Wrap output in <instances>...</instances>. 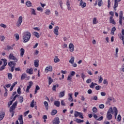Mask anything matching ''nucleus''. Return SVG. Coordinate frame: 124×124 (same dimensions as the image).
I'll list each match as a JSON object with an SVG mask.
<instances>
[{
	"label": "nucleus",
	"mask_w": 124,
	"mask_h": 124,
	"mask_svg": "<svg viewBox=\"0 0 124 124\" xmlns=\"http://www.w3.org/2000/svg\"><path fill=\"white\" fill-rule=\"evenodd\" d=\"M18 103V101H16L11 106V107L10 108V113H12L11 114V117H13V116H14V112H13V110H14L15 109V108H16V107L17 106V104Z\"/></svg>",
	"instance_id": "7ed1b4c3"
},
{
	"label": "nucleus",
	"mask_w": 124,
	"mask_h": 124,
	"mask_svg": "<svg viewBox=\"0 0 124 124\" xmlns=\"http://www.w3.org/2000/svg\"><path fill=\"white\" fill-rule=\"evenodd\" d=\"M36 102L34 103V100H32L31 104L30 106L31 107V108H33L34 107V105H35Z\"/></svg>",
	"instance_id": "e433bc0d"
},
{
	"label": "nucleus",
	"mask_w": 124,
	"mask_h": 124,
	"mask_svg": "<svg viewBox=\"0 0 124 124\" xmlns=\"http://www.w3.org/2000/svg\"><path fill=\"white\" fill-rule=\"evenodd\" d=\"M100 88H101V86H96V87H95V90H96L97 91H99V90H100Z\"/></svg>",
	"instance_id": "69168bd1"
},
{
	"label": "nucleus",
	"mask_w": 124,
	"mask_h": 124,
	"mask_svg": "<svg viewBox=\"0 0 124 124\" xmlns=\"http://www.w3.org/2000/svg\"><path fill=\"white\" fill-rule=\"evenodd\" d=\"M1 61L3 62V65L0 68V71H2L5 68V66L7 65V60L6 59H2Z\"/></svg>",
	"instance_id": "39448f33"
},
{
	"label": "nucleus",
	"mask_w": 124,
	"mask_h": 124,
	"mask_svg": "<svg viewBox=\"0 0 124 124\" xmlns=\"http://www.w3.org/2000/svg\"><path fill=\"white\" fill-rule=\"evenodd\" d=\"M23 22V16H20L18 18V19L16 22V27H20Z\"/></svg>",
	"instance_id": "423d86ee"
},
{
	"label": "nucleus",
	"mask_w": 124,
	"mask_h": 124,
	"mask_svg": "<svg viewBox=\"0 0 124 124\" xmlns=\"http://www.w3.org/2000/svg\"><path fill=\"white\" fill-rule=\"evenodd\" d=\"M74 60H75V58H74L73 57H71V59L69 61V62L71 64L74 63Z\"/></svg>",
	"instance_id": "f704fd0d"
},
{
	"label": "nucleus",
	"mask_w": 124,
	"mask_h": 124,
	"mask_svg": "<svg viewBox=\"0 0 124 124\" xmlns=\"http://www.w3.org/2000/svg\"><path fill=\"white\" fill-rule=\"evenodd\" d=\"M60 28L59 26H56L54 28V30L53 31V32L55 35H58L59 34V29Z\"/></svg>",
	"instance_id": "ddd939ff"
},
{
	"label": "nucleus",
	"mask_w": 124,
	"mask_h": 124,
	"mask_svg": "<svg viewBox=\"0 0 124 124\" xmlns=\"http://www.w3.org/2000/svg\"><path fill=\"white\" fill-rule=\"evenodd\" d=\"M79 1V6L81 7V8H84L87 6V4L86 2H84L83 0H78Z\"/></svg>",
	"instance_id": "1a4fd4ad"
},
{
	"label": "nucleus",
	"mask_w": 124,
	"mask_h": 124,
	"mask_svg": "<svg viewBox=\"0 0 124 124\" xmlns=\"http://www.w3.org/2000/svg\"><path fill=\"white\" fill-rule=\"evenodd\" d=\"M81 78H82L83 80H85V78H86V75H85V74H81Z\"/></svg>",
	"instance_id": "bf43d9fd"
},
{
	"label": "nucleus",
	"mask_w": 124,
	"mask_h": 124,
	"mask_svg": "<svg viewBox=\"0 0 124 124\" xmlns=\"http://www.w3.org/2000/svg\"><path fill=\"white\" fill-rule=\"evenodd\" d=\"M103 81V78H102V77L101 76L99 77L98 83L99 84H101V83H102Z\"/></svg>",
	"instance_id": "4c0bfd02"
},
{
	"label": "nucleus",
	"mask_w": 124,
	"mask_h": 124,
	"mask_svg": "<svg viewBox=\"0 0 124 124\" xmlns=\"http://www.w3.org/2000/svg\"><path fill=\"white\" fill-rule=\"evenodd\" d=\"M69 48L70 49V52H73L74 51V45L72 43H70L69 45Z\"/></svg>",
	"instance_id": "2eb2a0df"
},
{
	"label": "nucleus",
	"mask_w": 124,
	"mask_h": 124,
	"mask_svg": "<svg viewBox=\"0 0 124 124\" xmlns=\"http://www.w3.org/2000/svg\"><path fill=\"white\" fill-rule=\"evenodd\" d=\"M23 101H24V97H23V96H20L19 98V102L22 103Z\"/></svg>",
	"instance_id": "603ef678"
},
{
	"label": "nucleus",
	"mask_w": 124,
	"mask_h": 124,
	"mask_svg": "<svg viewBox=\"0 0 124 124\" xmlns=\"http://www.w3.org/2000/svg\"><path fill=\"white\" fill-rule=\"evenodd\" d=\"M102 3H103L102 0H98V5L99 7L102 5Z\"/></svg>",
	"instance_id": "79ce46f5"
},
{
	"label": "nucleus",
	"mask_w": 124,
	"mask_h": 124,
	"mask_svg": "<svg viewBox=\"0 0 124 124\" xmlns=\"http://www.w3.org/2000/svg\"><path fill=\"white\" fill-rule=\"evenodd\" d=\"M97 84L96 83H94L93 82H92L91 85H90V88H91V89H94V87H95V86H97Z\"/></svg>",
	"instance_id": "c85d7f7f"
},
{
	"label": "nucleus",
	"mask_w": 124,
	"mask_h": 124,
	"mask_svg": "<svg viewBox=\"0 0 124 124\" xmlns=\"http://www.w3.org/2000/svg\"><path fill=\"white\" fill-rule=\"evenodd\" d=\"M18 96H19V95H18V94H16V95L14 97H13V98L12 99V101L13 102V101H15V100H16V97H18Z\"/></svg>",
	"instance_id": "4d7b16f0"
},
{
	"label": "nucleus",
	"mask_w": 124,
	"mask_h": 124,
	"mask_svg": "<svg viewBox=\"0 0 124 124\" xmlns=\"http://www.w3.org/2000/svg\"><path fill=\"white\" fill-rule=\"evenodd\" d=\"M44 104L45 106L46 110H48V109H49V105L48 104V102L47 101H45L44 102Z\"/></svg>",
	"instance_id": "a878e982"
},
{
	"label": "nucleus",
	"mask_w": 124,
	"mask_h": 124,
	"mask_svg": "<svg viewBox=\"0 0 124 124\" xmlns=\"http://www.w3.org/2000/svg\"><path fill=\"white\" fill-rule=\"evenodd\" d=\"M18 120L19 121L20 124H24V121H23V115H20Z\"/></svg>",
	"instance_id": "aec40b11"
},
{
	"label": "nucleus",
	"mask_w": 124,
	"mask_h": 124,
	"mask_svg": "<svg viewBox=\"0 0 124 124\" xmlns=\"http://www.w3.org/2000/svg\"><path fill=\"white\" fill-rule=\"evenodd\" d=\"M31 34L30 32L26 31L23 33V43H27V42H28V41H30V39H31Z\"/></svg>",
	"instance_id": "f03ea898"
},
{
	"label": "nucleus",
	"mask_w": 124,
	"mask_h": 124,
	"mask_svg": "<svg viewBox=\"0 0 124 124\" xmlns=\"http://www.w3.org/2000/svg\"><path fill=\"white\" fill-rule=\"evenodd\" d=\"M4 116H5V112H2L0 113V121H1L4 118Z\"/></svg>",
	"instance_id": "b1692460"
},
{
	"label": "nucleus",
	"mask_w": 124,
	"mask_h": 124,
	"mask_svg": "<svg viewBox=\"0 0 124 124\" xmlns=\"http://www.w3.org/2000/svg\"><path fill=\"white\" fill-rule=\"evenodd\" d=\"M52 82H53V79H52V78L49 77L48 78V85H51Z\"/></svg>",
	"instance_id": "a18cd8bd"
},
{
	"label": "nucleus",
	"mask_w": 124,
	"mask_h": 124,
	"mask_svg": "<svg viewBox=\"0 0 124 124\" xmlns=\"http://www.w3.org/2000/svg\"><path fill=\"white\" fill-rule=\"evenodd\" d=\"M72 95L73 94L72 93H69L68 94V96H69V98H68V100H69V101H73V98H72Z\"/></svg>",
	"instance_id": "c756f323"
},
{
	"label": "nucleus",
	"mask_w": 124,
	"mask_h": 124,
	"mask_svg": "<svg viewBox=\"0 0 124 124\" xmlns=\"http://www.w3.org/2000/svg\"><path fill=\"white\" fill-rule=\"evenodd\" d=\"M111 101H113V102H116V100L112 97H109L107 99V101L106 103V104H110V102H111Z\"/></svg>",
	"instance_id": "9b49d317"
},
{
	"label": "nucleus",
	"mask_w": 124,
	"mask_h": 124,
	"mask_svg": "<svg viewBox=\"0 0 124 124\" xmlns=\"http://www.w3.org/2000/svg\"><path fill=\"white\" fill-rule=\"evenodd\" d=\"M31 13L32 15H36V12L34 9L31 8Z\"/></svg>",
	"instance_id": "2f4dec72"
},
{
	"label": "nucleus",
	"mask_w": 124,
	"mask_h": 124,
	"mask_svg": "<svg viewBox=\"0 0 124 124\" xmlns=\"http://www.w3.org/2000/svg\"><path fill=\"white\" fill-rule=\"evenodd\" d=\"M15 36L16 39V40H19V34L16 33L15 34Z\"/></svg>",
	"instance_id": "5fc2aeb1"
},
{
	"label": "nucleus",
	"mask_w": 124,
	"mask_h": 124,
	"mask_svg": "<svg viewBox=\"0 0 124 124\" xmlns=\"http://www.w3.org/2000/svg\"><path fill=\"white\" fill-rule=\"evenodd\" d=\"M0 26H1V28H4V29L6 28V27H7L6 25H5L3 23H1V24H0Z\"/></svg>",
	"instance_id": "6e6d98bb"
},
{
	"label": "nucleus",
	"mask_w": 124,
	"mask_h": 124,
	"mask_svg": "<svg viewBox=\"0 0 124 124\" xmlns=\"http://www.w3.org/2000/svg\"><path fill=\"white\" fill-rule=\"evenodd\" d=\"M119 52V48L118 47H116L115 48V52H116V54H115V56L117 58H118V52Z\"/></svg>",
	"instance_id": "09e8293b"
},
{
	"label": "nucleus",
	"mask_w": 124,
	"mask_h": 124,
	"mask_svg": "<svg viewBox=\"0 0 124 124\" xmlns=\"http://www.w3.org/2000/svg\"><path fill=\"white\" fill-rule=\"evenodd\" d=\"M93 113H97V108L96 107H93Z\"/></svg>",
	"instance_id": "3c124183"
},
{
	"label": "nucleus",
	"mask_w": 124,
	"mask_h": 124,
	"mask_svg": "<svg viewBox=\"0 0 124 124\" xmlns=\"http://www.w3.org/2000/svg\"><path fill=\"white\" fill-rule=\"evenodd\" d=\"M87 93H88V94H92V93H93V91H92L91 89H89L88 90Z\"/></svg>",
	"instance_id": "e2e57ef3"
},
{
	"label": "nucleus",
	"mask_w": 124,
	"mask_h": 124,
	"mask_svg": "<svg viewBox=\"0 0 124 124\" xmlns=\"http://www.w3.org/2000/svg\"><path fill=\"white\" fill-rule=\"evenodd\" d=\"M17 93L18 94H21V88L20 87H18V88L17 89Z\"/></svg>",
	"instance_id": "864d4df0"
},
{
	"label": "nucleus",
	"mask_w": 124,
	"mask_h": 124,
	"mask_svg": "<svg viewBox=\"0 0 124 124\" xmlns=\"http://www.w3.org/2000/svg\"><path fill=\"white\" fill-rule=\"evenodd\" d=\"M74 116L75 118H77V117H79L80 119H84V117H83V113L79 112L77 111H75Z\"/></svg>",
	"instance_id": "20e7f679"
},
{
	"label": "nucleus",
	"mask_w": 124,
	"mask_h": 124,
	"mask_svg": "<svg viewBox=\"0 0 124 124\" xmlns=\"http://www.w3.org/2000/svg\"><path fill=\"white\" fill-rule=\"evenodd\" d=\"M34 64L35 67H38L39 65V61H38V60H34Z\"/></svg>",
	"instance_id": "4be33fe9"
},
{
	"label": "nucleus",
	"mask_w": 124,
	"mask_h": 124,
	"mask_svg": "<svg viewBox=\"0 0 124 124\" xmlns=\"http://www.w3.org/2000/svg\"><path fill=\"white\" fill-rule=\"evenodd\" d=\"M33 35L37 37V38H39L40 36H39V33L37 32H33Z\"/></svg>",
	"instance_id": "58836bf2"
},
{
	"label": "nucleus",
	"mask_w": 124,
	"mask_h": 124,
	"mask_svg": "<svg viewBox=\"0 0 124 124\" xmlns=\"http://www.w3.org/2000/svg\"><path fill=\"white\" fill-rule=\"evenodd\" d=\"M123 11H121L120 12L119 21V24L120 25H123V22H122V21H123Z\"/></svg>",
	"instance_id": "f8f14e48"
},
{
	"label": "nucleus",
	"mask_w": 124,
	"mask_h": 124,
	"mask_svg": "<svg viewBox=\"0 0 124 124\" xmlns=\"http://www.w3.org/2000/svg\"><path fill=\"white\" fill-rule=\"evenodd\" d=\"M67 80L68 81H69V82H71V80H72V77L69 75L67 77Z\"/></svg>",
	"instance_id": "49530a36"
},
{
	"label": "nucleus",
	"mask_w": 124,
	"mask_h": 124,
	"mask_svg": "<svg viewBox=\"0 0 124 124\" xmlns=\"http://www.w3.org/2000/svg\"><path fill=\"white\" fill-rule=\"evenodd\" d=\"M15 45H13L12 46H7V50L8 51H9V50H13V46H14Z\"/></svg>",
	"instance_id": "de8ad7c7"
},
{
	"label": "nucleus",
	"mask_w": 124,
	"mask_h": 124,
	"mask_svg": "<svg viewBox=\"0 0 124 124\" xmlns=\"http://www.w3.org/2000/svg\"><path fill=\"white\" fill-rule=\"evenodd\" d=\"M109 21L111 24H113V25H116V22H115V20L113 18V16H111L110 17Z\"/></svg>",
	"instance_id": "5701e85b"
},
{
	"label": "nucleus",
	"mask_w": 124,
	"mask_h": 124,
	"mask_svg": "<svg viewBox=\"0 0 124 124\" xmlns=\"http://www.w3.org/2000/svg\"><path fill=\"white\" fill-rule=\"evenodd\" d=\"M66 5L67 7L68 10H70V9H71V7H70V0H67Z\"/></svg>",
	"instance_id": "6ab92c4d"
},
{
	"label": "nucleus",
	"mask_w": 124,
	"mask_h": 124,
	"mask_svg": "<svg viewBox=\"0 0 124 124\" xmlns=\"http://www.w3.org/2000/svg\"><path fill=\"white\" fill-rule=\"evenodd\" d=\"M27 73H29L31 75V74H33V69L32 68H30V69H27L26 70Z\"/></svg>",
	"instance_id": "a211bd4d"
},
{
	"label": "nucleus",
	"mask_w": 124,
	"mask_h": 124,
	"mask_svg": "<svg viewBox=\"0 0 124 124\" xmlns=\"http://www.w3.org/2000/svg\"><path fill=\"white\" fill-rule=\"evenodd\" d=\"M58 113V111L56 109H53L51 112V116H55V115H56V114H57Z\"/></svg>",
	"instance_id": "7c9ffc66"
},
{
	"label": "nucleus",
	"mask_w": 124,
	"mask_h": 124,
	"mask_svg": "<svg viewBox=\"0 0 124 124\" xmlns=\"http://www.w3.org/2000/svg\"><path fill=\"white\" fill-rule=\"evenodd\" d=\"M27 77V75L25 73L23 74L21 77V80H24Z\"/></svg>",
	"instance_id": "ea45409f"
},
{
	"label": "nucleus",
	"mask_w": 124,
	"mask_h": 124,
	"mask_svg": "<svg viewBox=\"0 0 124 124\" xmlns=\"http://www.w3.org/2000/svg\"><path fill=\"white\" fill-rule=\"evenodd\" d=\"M39 90H40V87H39L38 85H36L35 89L34 94H36L37 91H39Z\"/></svg>",
	"instance_id": "bb28decb"
},
{
	"label": "nucleus",
	"mask_w": 124,
	"mask_h": 124,
	"mask_svg": "<svg viewBox=\"0 0 124 124\" xmlns=\"http://www.w3.org/2000/svg\"><path fill=\"white\" fill-rule=\"evenodd\" d=\"M8 77L9 80H11V79H12V74L11 73L8 74Z\"/></svg>",
	"instance_id": "8fccbe9b"
},
{
	"label": "nucleus",
	"mask_w": 124,
	"mask_h": 124,
	"mask_svg": "<svg viewBox=\"0 0 124 124\" xmlns=\"http://www.w3.org/2000/svg\"><path fill=\"white\" fill-rule=\"evenodd\" d=\"M45 71L46 72V73H48L49 71L50 72L53 71V67H52V66H48L46 67Z\"/></svg>",
	"instance_id": "9d476101"
},
{
	"label": "nucleus",
	"mask_w": 124,
	"mask_h": 124,
	"mask_svg": "<svg viewBox=\"0 0 124 124\" xmlns=\"http://www.w3.org/2000/svg\"><path fill=\"white\" fill-rule=\"evenodd\" d=\"M92 99H93V100H97V96H94L93 97V98H92Z\"/></svg>",
	"instance_id": "774afa93"
},
{
	"label": "nucleus",
	"mask_w": 124,
	"mask_h": 124,
	"mask_svg": "<svg viewBox=\"0 0 124 124\" xmlns=\"http://www.w3.org/2000/svg\"><path fill=\"white\" fill-rule=\"evenodd\" d=\"M9 59H10V60H13V61L15 62H18V59L16 58V57L14 56L12 53L10 54Z\"/></svg>",
	"instance_id": "0eeeda50"
},
{
	"label": "nucleus",
	"mask_w": 124,
	"mask_h": 124,
	"mask_svg": "<svg viewBox=\"0 0 124 124\" xmlns=\"http://www.w3.org/2000/svg\"><path fill=\"white\" fill-rule=\"evenodd\" d=\"M121 0H114V5L113 6V8L115 10H116V8H117V7H118V2H120V1H121Z\"/></svg>",
	"instance_id": "dca6fc26"
},
{
	"label": "nucleus",
	"mask_w": 124,
	"mask_h": 124,
	"mask_svg": "<svg viewBox=\"0 0 124 124\" xmlns=\"http://www.w3.org/2000/svg\"><path fill=\"white\" fill-rule=\"evenodd\" d=\"M114 113L115 119H117V115H118V109H117V108L116 107H113V108H112V107L110 108L107 113V118L108 120H112V114H113Z\"/></svg>",
	"instance_id": "f257e3e1"
},
{
	"label": "nucleus",
	"mask_w": 124,
	"mask_h": 124,
	"mask_svg": "<svg viewBox=\"0 0 124 124\" xmlns=\"http://www.w3.org/2000/svg\"><path fill=\"white\" fill-rule=\"evenodd\" d=\"M26 5L28 7H31V5H32L31 2V1H27L26 2Z\"/></svg>",
	"instance_id": "473e14b6"
},
{
	"label": "nucleus",
	"mask_w": 124,
	"mask_h": 124,
	"mask_svg": "<svg viewBox=\"0 0 124 124\" xmlns=\"http://www.w3.org/2000/svg\"><path fill=\"white\" fill-rule=\"evenodd\" d=\"M93 25H96V24H97V23H98V21H97L96 17H94L93 18Z\"/></svg>",
	"instance_id": "72a5a7b5"
},
{
	"label": "nucleus",
	"mask_w": 124,
	"mask_h": 124,
	"mask_svg": "<svg viewBox=\"0 0 124 124\" xmlns=\"http://www.w3.org/2000/svg\"><path fill=\"white\" fill-rule=\"evenodd\" d=\"M8 65L10 67H12L13 66H15L16 65V62H15V61H14V62L11 61V62H8Z\"/></svg>",
	"instance_id": "4468645a"
},
{
	"label": "nucleus",
	"mask_w": 124,
	"mask_h": 124,
	"mask_svg": "<svg viewBox=\"0 0 124 124\" xmlns=\"http://www.w3.org/2000/svg\"><path fill=\"white\" fill-rule=\"evenodd\" d=\"M54 104L56 107H60V106L61 105V103L59 101H55L54 102Z\"/></svg>",
	"instance_id": "393cba45"
},
{
	"label": "nucleus",
	"mask_w": 124,
	"mask_h": 124,
	"mask_svg": "<svg viewBox=\"0 0 124 124\" xmlns=\"http://www.w3.org/2000/svg\"><path fill=\"white\" fill-rule=\"evenodd\" d=\"M117 122H121L122 121V116L120 114L117 116Z\"/></svg>",
	"instance_id": "c03bdc74"
},
{
	"label": "nucleus",
	"mask_w": 124,
	"mask_h": 124,
	"mask_svg": "<svg viewBox=\"0 0 124 124\" xmlns=\"http://www.w3.org/2000/svg\"><path fill=\"white\" fill-rule=\"evenodd\" d=\"M53 124H60V118L57 117L53 121Z\"/></svg>",
	"instance_id": "f3484780"
},
{
	"label": "nucleus",
	"mask_w": 124,
	"mask_h": 124,
	"mask_svg": "<svg viewBox=\"0 0 124 124\" xmlns=\"http://www.w3.org/2000/svg\"><path fill=\"white\" fill-rule=\"evenodd\" d=\"M60 59L58 58V56H55L54 59V62L55 63H57V62H60Z\"/></svg>",
	"instance_id": "cd10ccee"
},
{
	"label": "nucleus",
	"mask_w": 124,
	"mask_h": 124,
	"mask_svg": "<svg viewBox=\"0 0 124 124\" xmlns=\"http://www.w3.org/2000/svg\"><path fill=\"white\" fill-rule=\"evenodd\" d=\"M76 123H78V124H80L81 123V119H76V120H75Z\"/></svg>",
	"instance_id": "13d9d810"
},
{
	"label": "nucleus",
	"mask_w": 124,
	"mask_h": 124,
	"mask_svg": "<svg viewBox=\"0 0 124 124\" xmlns=\"http://www.w3.org/2000/svg\"><path fill=\"white\" fill-rule=\"evenodd\" d=\"M24 54H25V49L22 48L20 49V56L23 57V56H24Z\"/></svg>",
	"instance_id": "c9c22d12"
},
{
	"label": "nucleus",
	"mask_w": 124,
	"mask_h": 124,
	"mask_svg": "<svg viewBox=\"0 0 124 124\" xmlns=\"http://www.w3.org/2000/svg\"><path fill=\"white\" fill-rule=\"evenodd\" d=\"M116 31V27H113L111 29V34H115V31Z\"/></svg>",
	"instance_id": "37998d69"
},
{
	"label": "nucleus",
	"mask_w": 124,
	"mask_h": 124,
	"mask_svg": "<svg viewBox=\"0 0 124 124\" xmlns=\"http://www.w3.org/2000/svg\"><path fill=\"white\" fill-rule=\"evenodd\" d=\"M65 94V91H63L62 92H61L59 93V97L62 98V97H63Z\"/></svg>",
	"instance_id": "412c9836"
},
{
	"label": "nucleus",
	"mask_w": 124,
	"mask_h": 124,
	"mask_svg": "<svg viewBox=\"0 0 124 124\" xmlns=\"http://www.w3.org/2000/svg\"><path fill=\"white\" fill-rule=\"evenodd\" d=\"M32 85H33V82L32 81L29 82V85L27 87V89L26 90V93H30V89L32 87Z\"/></svg>",
	"instance_id": "6e6552de"
},
{
	"label": "nucleus",
	"mask_w": 124,
	"mask_h": 124,
	"mask_svg": "<svg viewBox=\"0 0 124 124\" xmlns=\"http://www.w3.org/2000/svg\"><path fill=\"white\" fill-rule=\"evenodd\" d=\"M45 14H46V15H50V14H51V11L49 9L46 10Z\"/></svg>",
	"instance_id": "a19ab883"
},
{
	"label": "nucleus",
	"mask_w": 124,
	"mask_h": 124,
	"mask_svg": "<svg viewBox=\"0 0 124 124\" xmlns=\"http://www.w3.org/2000/svg\"><path fill=\"white\" fill-rule=\"evenodd\" d=\"M70 76H72L73 77V76H74L75 75V72L74 71H72L70 73V75H69Z\"/></svg>",
	"instance_id": "680f3d73"
},
{
	"label": "nucleus",
	"mask_w": 124,
	"mask_h": 124,
	"mask_svg": "<svg viewBox=\"0 0 124 124\" xmlns=\"http://www.w3.org/2000/svg\"><path fill=\"white\" fill-rule=\"evenodd\" d=\"M99 108H100V109H103V108H104V105H103V104L100 105Z\"/></svg>",
	"instance_id": "338daca9"
},
{
	"label": "nucleus",
	"mask_w": 124,
	"mask_h": 124,
	"mask_svg": "<svg viewBox=\"0 0 124 124\" xmlns=\"http://www.w3.org/2000/svg\"><path fill=\"white\" fill-rule=\"evenodd\" d=\"M56 87H59V85H54L52 87V90L53 91H56Z\"/></svg>",
	"instance_id": "052dcab7"
},
{
	"label": "nucleus",
	"mask_w": 124,
	"mask_h": 124,
	"mask_svg": "<svg viewBox=\"0 0 124 124\" xmlns=\"http://www.w3.org/2000/svg\"><path fill=\"white\" fill-rule=\"evenodd\" d=\"M103 84L104 85H108V81H107V79H104V80Z\"/></svg>",
	"instance_id": "0e129e2a"
}]
</instances>
